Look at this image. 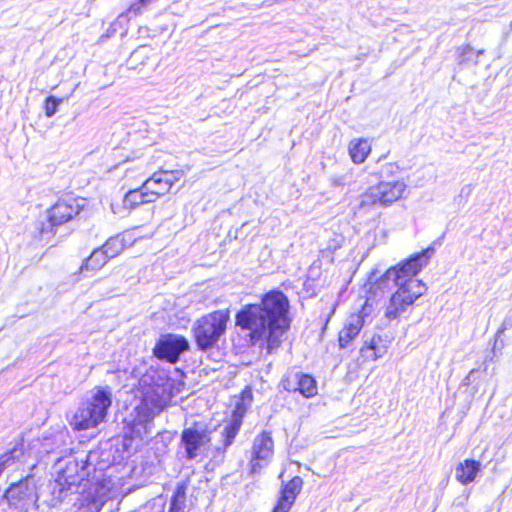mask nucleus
Here are the masks:
<instances>
[{
	"instance_id": "dca6fc26",
	"label": "nucleus",
	"mask_w": 512,
	"mask_h": 512,
	"mask_svg": "<svg viewBox=\"0 0 512 512\" xmlns=\"http://www.w3.org/2000/svg\"><path fill=\"white\" fill-rule=\"evenodd\" d=\"M481 470V463L476 460L466 459L460 462L455 469V478L463 485L473 482Z\"/></svg>"
},
{
	"instance_id": "20e7f679",
	"label": "nucleus",
	"mask_w": 512,
	"mask_h": 512,
	"mask_svg": "<svg viewBox=\"0 0 512 512\" xmlns=\"http://www.w3.org/2000/svg\"><path fill=\"white\" fill-rule=\"evenodd\" d=\"M136 396L140 403L134 409L130 430L132 437L143 439L150 433L153 414L162 410L173 397V383L164 373L146 371L139 379Z\"/></svg>"
},
{
	"instance_id": "f257e3e1",
	"label": "nucleus",
	"mask_w": 512,
	"mask_h": 512,
	"mask_svg": "<svg viewBox=\"0 0 512 512\" xmlns=\"http://www.w3.org/2000/svg\"><path fill=\"white\" fill-rule=\"evenodd\" d=\"M92 455L86 459H69L55 479L52 487V494L59 501L66 500L69 496L76 495L75 503L87 506L90 510L99 511L110 497H115L122 492L119 485L111 478L104 476L92 482L88 479L89 467Z\"/></svg>"
},
{
	"instance_id": "f8f14e48",
	"label": "nucleus",
	"mask_w": 512,
	"mask_h": 512,
	"mask_svg": "<svg viewBox=\"0 0 512 512\" xmlns=\"http://www.w3.org/2000/svg\"><path fill=\"white\" fill-rule=\"evenodd\" d=\"M178 171H159L155 172L143 185L144 190L150 195L153 201L171 189L172 185L179 179Z\"/></svg>"
},
{
	"instance_id": "1a4fd4ad",
	"label": "nucleus",
	"mask_w": 512,
	"mask_h": 512,
	"mask_svg": "<svg viewBox=\"0 0 512 512\" xmlns=\"http://www.w3.org/2000/svg\"><path fill=\"white\" fill-rule=\"evenodd\" d=\"M273 454L274 441L271 432L262 431L253 440L250 458L251 473H258L267 466L272 460Z\"/></svg>"
},
{
	"instance_id": "6ab92c4d",
	"label": "nucleus",
	"mask_w": 512,
	"mask_h": 512,
	"mask_svg": "<svg viewBox=\"0 0 512 512\" xmlns=\"http://www.w3.org/2000/svg\"><path fill=\"white\" fill-rule=\"evenodd\" d=\"M371 152V144L367 139H353L349 143V155L356 164L363 163Z\"/></svg>"
},
{
	"instance_id": "7ed1b4c3",
	"label": "nucleus",
	"mask_w": 512,
	"mask_h": 512,
	"mask_svg": "<svg viewBox=\"0 0 512 512\" xmlns=\"http://www.w3.org/2000/svg\"><path fill=\"white\" fill-rule=\"evenodd\" d=\"M433 251L432 248L426 249L385 272L380 282L392 280L397 287L385 307V318L399 319L426 293L427 286L416 276L428 264Z\"/></svg>"
},
{
	"instance_id": "a211bd4d",
	"label": "nucleus",
	"mask_w": 512,
	"mask_h": 512,
	"mask_svg": "<svg viewBox=\"0 0 512 512\" xmlns=\"http://www.w3.org/2000/svg\"><path fill=\"white\" fill-rule=\"evenodd\" d=\"M109 256L106 254L105 249L102 247L93 250L91 255L80 267V273L85 274L86 272H96L100 270L109 260Z\"/></svg>"
},
{
	"instance_id": "393cba45",
	"label": "nucleus",
	"mask_w": 512,
	"mask_h": 512,
	"mask_svg": "<svg viewBox=\"0 0 512 512\" xmlns=\"http://www.w3.org/2000/svg\"><path fill=\"white\" fill-rule=\"evenodd\" d=\"M185 502V490L182 487H178L174 496L171 499L169 512H185Z\"/></svg>"
},
{
	"instance_id": "72a5a7b5",
	"label": "nucleus",
	"mask_w": 512,
	"mask_h": 512,
	"mask_svg": "<svg viewBox=\"0 0 512 512\" xmlns=\"http://www.w3.org/2000/svg\"><path fill=\"white\" fill-rule=\"evenodd\" d=\"M472 51V48L470 46H466L463 48V54H466L468 52H471Z\"/></svg>"
},
{
	"instance_id": "2f4dec72",
	"label": "nucleus",
	"mask_w": 512,
	"mask_h": 512,
	"mask_svg": "<svg viewBox=\"0 0 512 512\" xmlns=\"http://www.w3.org/2000/svg\"><path fill=\"white\" fill-rule=\"evenodd\" d=\"M510 326H511V322L504 320V322L502 323V328L498 331V334L504 332Z\"/></svg>"
},
{
	"instance_id": "4be33fe9",
	"label": "nucleus",
	"mask_w": 512,
	"mask_h": 512,
	"mask_svg": "<svg viewBox=\"0 0 512 512\" xmlns=\"http://www.w3.org/2000/svg\"><path fill=\"white\" fill-rule=\"evenodd\" d=\"M158 0H136L133 2L127 11L119 16V18L127 17L132 18L141 15L151 5L155 4Z\"/></svg>"
},
{
	"instance_id": "f3484780",
	"label": "nucleus",
	"mask_w": 512,
	"mask_h": 512,
	"mask_svg": "<svg viewBox=\"0 0 512 512\" xmlns=\"http://www.w3.org/2000/svg\"><path fill=\"white\" fill-rule=\"evenodd\" d=\"M133 240L129 233L120 234L109 238L103 246L109 258H114L121 254L127 246L132 244Z\"/></svg>"
},
{
	"instance_id": "ddd939ff",
	"label": "nucleus",
	"mask_w": 512,
	"mask_h": 512,
	"mask_svg": "<svg viewBox=\"0 0 512 512\" xmlns=\"http://www.w3.org/2000/svg\"><path fill=\"white\" fill-rule=\"evenodd\" d=\"M81 208L80 201L76 198L60 199L48 211L49 222L52 226L62 225L76 216Z\"/></svg>"
},
{
	"instance_id": "7c9ffc66",
	"label": "nucleus",
	"mask_w": 512,
	"mask_h": 512,
	"mask_svg": "<svg viewBox=\"0 0 512 512\" xmlns=\"http://www.w3.org/2000/svg\"><path fill=\"white\" fill-rule=\"evenodd\" d=\"M472 190H473V188H472V186H471V185H465V186H463V187L461 188V190H460V193H459V196H458V197H459V198H463V199L467 200V199H468V197L471 195Z\"/></svg>"
},
{
	"instance_id": "39448f33",
	"label": "nucleus",
	"mask_w": 512,
	"mask_h": 512,
	"mask_svg": "<svg viewBox=\"0 0 512 512\" xmlns=\"http://www.w3.org/2000/svg\"><path fill=\"white\" fill-rule=\"evenodd\" d=\"M112 404V393L108 387H96L91 396L84 401L71 420L76 430H87L98 426L107 416Z\"/></svg>"
},
{
	"instance_id": "0eeeda50",
	"label": "nucleus",
	"mask_w": 512,
	"mask_h": 512,
	"mask_svg": "<svg viewBox=\"0 0 512 512\" xmlns=\"http://www.w3.org/2000/svg\"><path fill=\"white\" fill-rule=\"evenodd\" d=\"M229 320L228 311L218 310L199 318L193 326V334L199 349L213 347L224 334Z\"/></svg>"
},
{
	"instance_id": "473e14b6",
	"label": "nucleus",
	"mask_w": 512,
	"mask_h": 512,
	"mask_svg": "<svg viewBox=\"0 0 512 512\" xmlns=\"http://www.w3.org/2000/svg\"><path fill=\"white\" fill-rule=\"evenodd\" d=\"M242 399H251V393L250 392H244Z\"/></svg>"
},
{
	"instance_id": "c756f323",
	"label": "nucleus",
	"mask_w": 512,
	"mask_h": 512,
	"mask_svg": "<svg viewBox=\"0 0 512 512\" xmlns=\"http://www.w3.org/2000/svg\"><path fill=\"white\" fill-rule=\"evenodd\" d=\"M283 387L288 391H298L297 382L294 381V374L282 381Z\"/></svg>"
},
{
	"instance_id": "c85d7f7f",
	"label": "nucleus",
	"mask_w": 512,
	"mask_h": 512,
	"mask_svg": "<svg viewBox=\"0 0 512 512\" xmlns=\"http://www.w3.org/2000/svg\"><path fill=\"white\" fill-rule=\"evenodd\" d=\"M398 170L399 166L396 163H387L382 168V175L389 177L397 173Z\"/></svg>"
},
{
	"instance_id": "bb28decb",
	"label": "nucleus",
	"mask_w": 512,
	"mask_h": 512,
	"mask_svg": "<svg viewBox=\"0 0 512 512\" xmlns=\"http://www.w3.org/2000/svg\"><path fill=\"white\" fill-rule=\"evenodd\" d=\"M303 486V480L296 476L292 478L283 488L296 496L301 492Z\"/></svg>"
},
{
	"instance_id": "cd10ccee",
	"label": "nucleus",
	"mask_w": 512,
	"mask_h": 512,
	"mask_svg": "<svg viewBox=\"0 0 512 512\" xmlns=\"http://www.w3.org/2000/svg\"><path fill=\"white\" fill-rule=\"evenodd\" d=\"M374 351L368 341H365L364 345L360 349L361 356L368 361H376L378 358H374L372 355Z\"/></svg>"
},
{
	"instance_id": "b1692460",
	"label": "nucleus",
	"mask_w": 512,
	"mask_h": 512,
	"mask_svg": "<svg viewBox=\"0 0 512 512\" xmlns=\"http://www.w3.org/2000/svg\"><path fill=\"white\" fill-rule=\"evenodd\" d=\"M368 343L371 345L372 349L374 350V351H372V353H373L372 356L374 358H381L387 353L388 341L383 339L381 336L374 335L368 341Z\"/></svg>"
},
{
	"instance_id": "f03ea898",
	"label": "nucleus",
	"mask_w": 512,
	"mask_h": 512,
	"mask_svg": "<svg viewBox=\"0 0 512 512\" xmlns=\"http://www.w3.org/2000/svg\"><path fill=\"white\" fill-rule=\"evenodd\" d=\"M289 302L280 291L266 293L261 304L247 305L236 315V324L242 329L250 331L253 344L260 341L267 343V350L271 353L278 348L281 337L289 327Z\"/></svg>"
},
{
	"instance_id": "423d86ee",
	"label": "nucleus",
	"mask_w": 512,
	"mask_h": 512,
	"mask_svg": "<svg viewBox=\"0 0 512 512\" xmlns=\"http://www.w3.org/2000/svg\"><path fill=\"white\" fill-rule=\"evenodd\" d=\"M407 193L408 185L404 180L380 181L360 196L359 208L368 212L376 204L387 207L404 198Z\"/></svg>"
},
{
	"instance_id": "4468645a",
	"label": "nucleus",
	"mask_w": 512,
	"mask_h": 512,
	"mask_svg": "<svg viewBox=\"0 0 512 512\" xmlns=\"http://www.w3.org/2000/svg\"><path fill=\"white\" fill-rule=\"evenodd\" d=\"M368 316L366 304L358 313H353L347 317L344 327L340 330L338 341L341 348H346L358 336Z\"/></svg>"
},
{
	"instance_id": "aec40b11",
	"label": "nucleus",
	"mask_w": 512,
	"mask_h": 512,
	"mask_svg": "<svg viewBox=\"0 0 512 512\" xmlns=\"http://www.w3.org/2000/svg\"><path fill=\"white\" fill-rule=\"evenodd\" d=\"M154 202L147 191L144 190V185L138 189L130 190L126 193L123 199V207L131 210L141 204Z\"/></svg>"
},
{
	"instance_id": "a878e982",
	"label": "nucleus",
	"mask_w": 512,
	"mask_h": 512,
	"mask_svg": "<svg viewBox=\"0 0 512 512\" xmlns=\"http://www.w3.org/2000/svg\"><path fill=\"white\" fill-rule=\"evenodd\" d=\"M61 100L53 96H49L45 101V114L47 117H52L58 110Z\"/></svg>"
},
{
	"instance_id": "6e6552de",
	"label": "nucleus",
	"mask_w": 512,
	"mask_h": 512,
	"mask_svg": "<svg viewBox=\"0 0 512 512\" xmlns=\"http://www.w3.org/2000/svg\"><path fill=\"white\" fill-rule=\"evenodd\" d=\"M8 503L20 512L27 511L38 499L35 481L28 476L12 484L5 493Z\"/></svg>"
},
{
	"instance_id": "2eb2a0df",
	"label": "nucleus",
	"mask_w": 512,
	"mask_h": 512,
	"mask_svg": "<svg viewBox=\"0 0 512 512\" xmlns=\"http://www.w3.org/2000/svg\"><path fill=\"white\" fill-rule=\"evenodd\" d=\"M246 406L243 401L236 403L235 409L232 413L229 423L224 427L222 432L223 436V450H226L234 441L242 425V420L246 414Z\"/></svg>"
},
{
	"instance_id": "5701e85b",
	"label": "nucleus",
	"mask_w": 512,
	"mask_h": 512,
	"mask_svg": "<svg viewBox=\"0 0 512 512\" xmlns=\"http://www.w3.org/2000/svg\"><path fill=\"white\" fill-rule=\"evenodd\" d=\"M296 495L292 494V492L287 491L286 489H282L281 496L273 509V512H289L292 505L296 500Z\"/></svg>"
},
{
	"instance_id": "412c9836",
	"label": "nucleus",
	"mask_w": 512,
	"mask_h": 512,
	"mask_svg": "<svg viewBox=\"0 0 512 512\" xmlns=\"http://www.w3.org/2000/svg\"><path fill=\"white\" fill-rule=\"evenodd\" d=\"M294 381L297 382V389L303 396L309 398L317 393L316 381L310 375L295 373Z\"/></svg>"
},
{
	"instance_id": "9b49d317",
	"label": "nucleus",
	"mask_w": 512,
	"mask_h": 512,
	"mask_svg": "<svg viewBox=\"0 0 512 512\" xmlns=\"http://www.w3.org/2000/svg\"><path fill=\"white\" fill-rule=\"evenodd\" d=\"M188 348L189 343L184 337L169 334L159 339L153 349V353L159 359L175 363L178 361L180 355L188 350Z\"/></svg>"
},
{
	"instance_id": "9d476101",
	"label": "nucleus",
	"mask_w": 512,
	"mask_h": 512,
	"mask_svg": "<svg viewBox=\"0 0 512 512\" xmlns=\"http://www.w3.org/2000/svg\"><path fill=\"white\" fill-rule=\"evenodd\" d=\"M210 433L194 427L186 428L181 434V444L185 449L186 459L193 460L206 455L210 446Z\"/></svg>"
}]
</instances>
